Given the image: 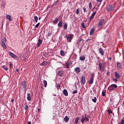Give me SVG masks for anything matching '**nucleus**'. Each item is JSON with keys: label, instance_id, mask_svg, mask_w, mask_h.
I'll return each instance as SVG.
<instances>
[{"label": "nucleus", "instance_id": "680f3d73", "mask_svg": "<svg viewBox=\"0 0 124 124\" xmlns=\"http://www.w3.org/2000/svg\"><path fill=\"white\" fill-rule=\"evenodd\" d=\"M2 7H4V5L3 4H2V6H1Z\"/></svg>", "mask_w": 124, "mask_h": 124}, {"label": "nucleus", "instance_id": "a211bd4d", "mask_svg": "<svg viewBox=\"0 0 124 124\" xmlns=\"http://www.w3.org/2000/svg\"><path fill=\"white\" fill-rule=\"evenodd\" d=\"M27 98L28 101H31V93H27Z\"/></svg>", "mask_w": 124, "mask_h": 124}, {"label": "nucleus", "instance_id": "ea45409f", "mask_svg": "<svg viewBox=\"0 0 124 124\" xmlns=\"http://www.w3.org/2000/svg\"><path fill=\"white\" fill-rule=\"evenodd\" d=\"M64 30H67V23L64 24Z\"/></svg>", "mask_w": 124, "mask_h": 124}, {"label": "nucleus", "instance_id": "20e7f679", "mask_svg": "<svg viewBox=\"0 0 124 124\" xmlns=\"http://www.w3.org/2000/svg\"><path fill=\"white\" fill-rule=\"evenodd\" d=\"M106 8L108 11H112V10H114V8H115L114 7V6L112 5H108Z\"/></svg>", "mask_w": 124, "mask_h": 124}, {"label": "nucleus", "instance_id": "e2e57ef3", "mask_svg": "<svg viewBox=\"0 0 124 124\" xmlns=\"http://www.w3.org/2000/svg\"><path fill=\"white\" fill-rule=\"evenodd\" d=\"M123 105H124V100L123 101Z\"/></svg>", "mask_w": 124, "mask_h": 124}, {"label": "nucleus", "instance_id": "39448f33", "mask_svg": "<svg viewBox=\"0 0 124 124\" xmlns=\"http://www.w3.org/2000/svg\"><path fill=\"white\" fill-rule=\"evenodd\" d=\"M42 42H43V39L42 38H39L38 39V42L37 44V47L39 48L40 46H41V44H42Z\"/></svg>", "mask_w": 124, "mask_h": 124}, {"label": "nucleus", "instance_id": "1a4fd4ad", "mask_svg": "<svg viewBox=\"0 0 124 124\" xmlns=\"http://www.w3.org/2000/svg\"><path fill=\"white\" fill-rule=\"evenodd\" d=\"M0 45L1 47H3V49H5L6 50L7 46H6V45H5V43L4 42V40H3L0 42Z\"/></svg>", "mask_w": 124, "mask_h": 124}, {"label": "nucleus", "instance_id": "69168bd1", "mask_svg": "<svg viewBox=\"0 0 124 124\" xmlns=\"http://www.w3.org/2000/svg\"><path fill=\"white\" fill-rule=\"evenodd\" d=\"M41 89L43 90V87H41Z\"/></svg>", "mask_w": 124, "mask_h": 124}, {"label": "nucleus", "instance_id": "bb28decb", "mask_svg": "<svg viewBox=\"0 0 124 124\" xmlns=\"http://www.w3.org/2000/svg\"><path fill=\"white\" fill-rule=\"evenodd\" d=\"M69 65V63L66 62L65 63V66H66V67H65V68H69L70 67Z\"/></svg>", "mask_w": 124, "mask_h": 124}, {"label": "nucleus", "instance_id": "c756f323", "mask_svg": "<svg viewBox=\"0 0 124 124\" xmlns=\"http://www.w3.org/2000/svg\"><path fill=\"white\" fill-rule=\"evenodd\" d=\"M9 67L11 70H12V68H13V64L10 62H9Z\"/></svg>", "mask_w": 124, "mask_h": 124}, {"label": "nucleus", "instance_id": "864d4df0", "mask_svg": "<svg viewBox=\"0 0 124 124\" xmlns=\"http://www.w3.org/2000/svg\"><path fill=\"white\" fill-rule=\"evenodd\" d=\"M27 124H31V122L29 121V122L27 123Z\"/></svg>", "mask_w": 124, "mask_h": 124}, {"label": "nucleus", "instance_id": "603ef678", "mask_svg": "<svg viewBox=\"0 0 124 124\" xmlns=\"http://www.w3.org/2000/svg\"><path fill=\"white\" fill-rule=\"evenodd\" d=\"M98 2H102V0H97Z\"/></svg>", "mask_w": 124, "mask_h": 124}, {"label": "nucleus", "instance_id": "c9c22d12", "mask_svg": "<svg viewBox=\"0 0 124 124\" xmlns=\"http://www.w3.org/2000/svg\"><path fill=\"white\" fill-rule=\"evenodd\" d=\"M106 93V91L103 90V92H102V95L103 96H105Z\"/></svg>", "mask_w": 124, "mask_h": 124}, {"label": "nucleus", "instance_id": "c85d7f7f", "mask_svg": "<svg viewBox=\"0 0 124 124\" xmlns=\"http://www.w3.org/2000/svg\"><path fill=\"white\" fill-rule=\"evenodd\" d=\"M93 32H94V29H92L90 31V35H93Z\"/></svg>", "mask_w": 124, "mask_h": 124}, {"label": "nucleus", "instance_id": "a19ab883", "mask_svg": "<svg viewBox=\"0 0 124 124\" xmlns=\"http://www.w3.org/2000/svg\"><path fill=\"white\" fill-rule=\"evenodd\" d=\"M83 10L84 13H86V12H87V8H86V6L83 8Z\"/></svg>", "mask_w": 124, "mask_h": 124}, {"label": "nucleus", "instance_id": "49530a36", "mask_svg": "<svg viewBox=\"0 0 124 124\" xmlns=\"http://www.w3.org/2000/svg\"><path fill=\"white\" fill-rule=\"evenodd\" d=\"M78 93V91L77 90H75L73 92V94H75V93Z\"/></svg>", "mask_w": 124, "mask_h": 124}, {"label": "nucleus", "instance_id": "0eeeda50", "mask_svg": "<svg viewBox=\"0 0 124 124\" xmlns=\"http://www.w3.org/2000/svg\"><path fill=\"white\" fill-rule=\"evenodd\" d=\"M94 75H95V74L94 73H93L91 74V77L90 78V79L89 81V84H90L91 85H92V84H93V77H94Z\"/></svg>", "mask_w": 124, "mask_h": 124}, {"label": "nucleus", "instance_id": "37998d69", "mask_svg": "<svg viewBox=\"0 0 124 124\" xmlns=\"http://www.w3.org/2000/svg\"><path fill=\"white\" fill-rule=\"evenodd\" d=\"M81 27H82L83 29H86V26L85 25V23H82Z\"/></svg>", "mask_w": 124, "mask_h": 124}, {"label": "nucleus", "instance_id": "393cba45", "mask_svg": "<svg viewBox=\"0 0 124 124\" xmlns=\"http://www.w3.org/2000/svg\"><path fill=\"white\" fill-rule=\"evenodd\" d=\"M64 121L66 122V123H67V122L69 121V118H68V116H66L64 118Z\"/></svg>", "mask_w": 124, "mask_h": 124}, {"label": "nucleus", "instance_id": "2eb2a0df", "mask_svg": "<svg viewBox=\"0 0 124 124\" xmlns=\"http://www.w3.org/2000/svg\"><path fill=\"white\" fill-rule=\"evenodd\" d=\"M9 55L10 56H11V57H12V58H14V59H17V57L14 54H13V53L10 52H9Z\"/></svg>", "mask_w": 124, "mask_h": 124}, {"label": "nucleus", "instance_id": "8fccbe9b", "mask_svg": "<svg viewBox=\"0 0 124 124\" xmlns=\"http://www.w3.org/2000/svg\"><path fill=\"white\" fill-rule=\"evenodd\" d=\"M120 124H124V119L121 122Z\"/></svg>", "mask_w": 124, "mask_h": 124}, {"label": "nucleus", "instance_id": "aec40b11", "mask_svg": "<svg viewBox=\"0 0 124 124\" xmlns=\"http://www.w3.org/2000/svg\"><path fill=\"white\" fill-rule=\"evenodd\" d=\"M64 73L63 71H59L58 72V75L59 76H60V77H62V75H63Z\"/></svg>", "mask_w": 124, "mask_h": 124}, {"label": "nucleus", "instance_id": "2f4dec72", "mask_svg": "<svg viewBox=\"0 0 124 124\" xmlns=\"http://www.w3.org/2000/svg\"><path fill=\"white\" fill-rule=\"evenodd\" d=\"M34 21H35L36 23H37V21H38V17L35 16L34 17Z\"/></svg>", "mask_w": 124, "mask_h": 124}, {"label": "nucleus", "instance_id": "4468645a", "mask_svg": "<svg viewBox=\"0 0 124 124\" xmlns=\"http://www.w3.org/2000/svg\"><path fill=\"white\" fill-rule=\"evenodd\" d=\"M111 88H113V89H117L118 88V85L117 84H111L108 87V89H111Z\"/></svg>", "mask_w": 124, "mask_h": 124}, {"label": "nucleus", "instance_id": "9b49d317", "mask_svg": "<svg viewBox=\"0 0 124 124\" xmlns=\"http://www.w3.org/2000/svg\"><path fill=\"white\" fill-rule=\"evenodd\" d=\"M115 77H116V78H117V79H120V78H121V75H120L119 72H115Z\"/></svg>", "mask_w": 124, "mask_h": 124}, {"label": "nucleus", "instance_id": "423d86ee", "mask_svg": "<svg viewBox=\"0 0 124 124\" xmlns=\"http://www.w3.org/2000/svg\"><path fill=\"white\" fill-rule=\"evenodd\" d=\"M21 87L23 91H26V90H27V83L25 81H22Z\"/></svg>", "mask_w": 124, "mask_h": 124}, {"label": "nucleus", "instance_id": "a18cd8bd", "mask_svg": "<svg viewBox=\"0 0 124 124\" xmlns=\"http://www.w3.org/2000/svg\"><path fill=\"white\" fill-rule=\"evenodd\" d=\"M39 25H40V23H38L36 25H35V28H38L39 26Z\"/></svg>", "mask_w": 124, "mask_h": 124}, {"label": "nucleus", "instance_id": "7c9ffc66", "mask_svg": "<svg viewBox=\"0 0 124 124\" xmlns=\"http://www.w3.org/2000/svg\"><path fill=\"white\" fill-rule=\"evenodd\" d=\"M43 84L45 88H46V87H47V81L44 80L43 82Z\"/></svg>", "mask_w": 124, "mask_h": 124}, {"label": "nucleus", "instance_id": "f257e3e1", "mask_svg": "<svg viewBox=\"0 0 124 124\" xmlns=\"http://www.w3.org/2000/svg\"><path fill=\"white\" fill-rule=\"evenodd\" d=\"M98 70H100L101 72H104V71H105V68H106V66H105V65L104 64H102L100 62L98 64Z\"/></svg>", "mask_w": 124, "mask_h": 124}, {"label": "nucleus", "instance_id": "9d476101", "mask_svg": "<svg viewBox=\"0 0 124 124\" xmlns=\"http://www.w3.org/2000/svg\"><path fill=\"white\" fill-rule=\"evenodd\" d=\"M81 83L82 85H85L86 83V77L83 76L81 78Z\"/></svg>", "mask_w": 124, "mask_h": 124}, {"label": "nucleus", "instance_id": "f8f14e48", "mask_svg": "<svg viewBox=\"0 0 124 124\" xmlns=\"http://www.w3.org/2000/svg\"><path fill=\"white\" fill-rule=\"evenodd\" d=\"M96 14V12H95L93 13L92 15L91 16L89 17V20H93V18H94V16H95V15Z\"/></svg>", "mask_w": 124, "mask_h": 124}, {"label": "nucleus", "instance_id": "f3484780", "mask_svg": "<svg viewBox=\"0 0 124 124\" xmlns=\"http://www.w3.org/2000/svg\"><path fill=\"white\" fill-rule=\"evenodd\" d=\"M63 94L64 95H65V96H67L68 95V93L67 92V90L66 89H64L63 91Z\"/></svg>", "mask_w": 124, "mask_h": 124}, {"label": "nucleus", "instance_id": "de8ad7c7", "mask_svg": "<svg viewBox=\"0 0 124 124\" xmlns=\"http://www.w3.org/2000/svg\"><path fill=\"white\" fill-rule=\"evenodd\" d=\"M114 82H118V78H113Z\"/></svg>", "mask_w": 124, "mask_h": 124}, {"label": "nucleus", "instance_id": "dca6fc26", "mask_svg": "<svg viewBox=\"0 0 124 124\" xmlns=\"http://www.w3.org/2000/svg\"><path fill=\"white\" fill-rule=\"evenodd\" d=\"M117 66L118 69H122V64L120 62H117Z\"/></svg>", "mask_w": 124, "mask_h": 124}, {"label": "nucleus", "instance_id": "0e129e2a", "mask_svg": "<svg viewBox=\"0 0 124 124\" xmlns=\"http://www.w3.org/2000/svg\"><path fill=\"white\" fill-rule=\"evenodd\" d=\"M41 19V17H39V20H40Z\"/></svg>", "mask_w": 124, "mask_h": 124}, {"label": "nucleus", "instance_id": "f704fd0d", "mask_svg": "<svg viewBox=\"0 0 124 124\" xmlns=\"http://www.w3.org/2000/svg\"><path fill=\"white\" fill-rule=\"evenodd\" d=\"M79 121V117H76V118L75 119V123H76V124H78V122Z\"/></svg>", "mask_w": 124, "mask_h": 124}, {"label": "nucleus", "instance_id": "6e6d98bb", "mask_svg": "<svg viewBox=\"0 0 124 124\" xmlns=\"http://www.w3.org/2000/svg\"><path fill=\"white\" fill-rule=\"evenodd\" d=\"M16 72H19V69H16Z\"/></svg>", "mask_w": 124, "mask_h": 124}, {"label": "nucleus", "instance_id": "13d9d810", "mask_svg": "<svg viewBox=\"0 0 124 124\" xmlns=\"http://www.w3.org/2000/svg\"><path fill=\"white\" fill-rule=\"evenodd\" d=\"M109 61H111V60H112V58L110 57V58H109Z\"/></svg>", "mask_w": 124, "mask_h": 124}, {"label": "nucleus", "instance_id": "72a5a7b5", "mask_svg": "<svg viewBox=\"0 0 124 124\" xmlns=\"http://www.w3.org/2000/svg\"><path fill=\"white\" fill-rule=\"evenodd\" d=\"M96 100H97V99H96V97H94L92 99V101H93V102H94V103H96Z\"/></svg>", "mask_w": 124, "mask_h": 124}, {"label": "nucleus", "instance_id": "412c9836", "mask_svg": "<svg viewBox=\"0 0 124 124\" xmlns=\"http://www.w3.org/2000/svg\"><path fill=\"white\" fill-rule=\"evenodd\" d=\"M76 73L78 74L81 71V69L79 67H76L75 69Z\"/></svg>", "mask_w": 124, "mask_h": 124}, {"label": "nucleus", "instance_id": "bf43d9fd", "mask_svg": "<svg viewBox=\"0 0 124 124\" xmlns=\"http://www.w3.org/2000/svg\"><path fill=\"white\" fill-rule=\"evenodd\" d=\"M76 89L77 90V85H75Z\"/></svg>", "mask_w": 124, "mask_h": 124}, {"label": "nucleus", "instance_id": "6e6552de", "mask_svg": "<svg viewBox=\"0 0 124 124\" xmlns=\"http://www.w3.org/2000/svg\"><path fill=\"white\" fill-rule=\"evenodd\" d=\"M81 122L82 124H84V123H87V122H89V118L85 116V117H83V118H81Z\"/></svg>", "mask_w": 124, "mask_h": 124}, {"label": "nucleus", "instance_id": "473e14b6", "mask_svg": "<svg viewBox=\"0 0 124 124\" xmlns=\"http://www.w3.org/2000/svg\"><path fill=\"white\" fill-rule=\"evenodd\" d=\"M55 87L56 88H57V90H59L61 88V86L60 85V84L56 83Z\"/></svg>", "mask_w": 124, "mask_h": 124}, {"label": "nucleus", "instance_id": "7ed1b4c3", "mask_svg": "<svg viewBox=\"0 0 124 124\" xmlns=\"http://www.w3.org/2000/svg\"><path fill=\"white\" fill-rule=\"evenodd\" d=\"M74 35L72 34H66L65 35V37L67 38V40L69 42H70L71 40L73 39V36Z\"/></svg>", "mask_w": 124, "mask_h": 124}, {"label": "nucleus", "instance_id": "6ab92c4d", "mask_svg": "<svg viewBox=\"0 0 124 124\" xmlns=\"http://www.w3.org/2000/svg\"><path fill=\"white\" fill-rule=\"evenodd\" d=\"M58 22H59V18L56 17V18H55V19L53 21V23L54 25H56V24H57V23H58Z\"/></svg>", "mask_w": 124, "mask_h": 124}, {"label": "nucleus", "instance_id": "f03ea898", "mask_svg": "<svg viewBox=\"0 0 124 124\" xmlns=\"http://www.w3.org/2000/svg\"><path fill=\"white\" fill-rule=\"evenodd\" d=\"M106 24V22H105V20L104 19H101L98 24V28L100 30H102V29H103L102 28L103 26H104V25Z\"/></svg>", "mask_w": 124, "mask_h": 124}, {"label": "nucleus", "instance_id": "3c124183", "mask_svg": "<svg viewBox=\"0 0 124 124\" xmlns=\"http://www.w3.org/2000/svg\"><path fill=\"white\" fill-rule=\"evenodd\" d=\"M51 34H52V33H51V32H48V36H51Z\"/></svg>", "mask_w": 124, "mask_h": 124}, {"label": "nucleus", "instance_id": "052dcab7", "mask_svg": "<svg viewBox=\"0 0 124 124\" xmlns=\"http://www.w3.org/2000/svg\"><path fill=\"white\" fill-rule=\"evenodd\" d=\"M40 110H41V109H38V111H39V112H40Z\"/></svg>", "mask_w": 124, "mask_h": 124}, {"label": "nucleus", "instance_id": "4d7b16f0", "mask_svg": "<svg viewBox=\"0 0 124 124\" xmlns=\"http://www.w3.org/2000/svg\"><path fill=\"white\" fill-rule=\"evenodd\" d=\"M107 75H109V74H110V73H109V72H107Z\"/></svg>", "mask_w": 124, "mask_h": 124}, {"label": "nucleus", "instance_id": "5701e85b", "mask_svg": "<svg viewBox=\"0 0 124 124\" xmlns=\"http://www.w3.org/2000/svg\"><path fill=\"white\" fill-rule=\"evenodd\" d=\"M58 26L59 28H62V20H60L58 24Z\"/></svg>", "mask_w": 124, "mask_h": 124}, {"label": "nucleus", "instance_id": "e433bc0d", "mask_svg": "<svg viewBox=\"0 0 124 124\" xmlns=\"http://www.w3.org/2000/svg\"><path fill=\"white\" fill-rule=\"evenodd\" d=\"M80 13V9L78 8L76 11V14L77 15H78V14H79Z\"/></svg>", "mask_w": 124, "mask_h": 124}, {"label": "nucleus", "instance_id": "79ce46f5", "mask_svg": "<svg viewBox=\"0 0 124 124\" xmlns=\"http://www.w3.org/2000/svg\"><path fill=\"white\" fill-rule=\"evenodd\" d=\"M2 68H3V69H4V70H5L6 71H7V70H8V68L5 67V65L3 66Z\"/></svg>", "mask_w": 124, "mask_h": 124}, {"label": "nucleus", "instance_id": "a878e982", "mask_svg": "<svg viewBox=\"0 0 124 124\" xmlns=\"http://www.w3.org/2000/svg\"><path fill=\"white\" fill-rule=\"evenodd\" d=\"M60 54L62 57H64V56H65V53L63 50H61L60 51Z\"/></svg>", "mask_w": 124, "mask_h": 124}, {"label": "nucleus", "instance_id": "4c0bfd02", "mask_svg": "<svg viewBox=\"0 0 124 124\" xmlns=\"http://www.w3.org/2000/svg\"><path fill=\"white\" fill-rule=\"evenodd\" d=\"M108 113L109 115H110V114H113V111H112L110 109L108 110Z\"/></svg>", "mask_w": 124, "mask_h": 124}, {"label": "nucleus", "instance_id": "4be33fe9", "mask_svg": "<svg viewBox=\"0 0 124 124\" xmlns=\"http://www.w3.org/2000/svg\"><path fill=\"white\" fill-rule=\"evenodd\" d=\"M6 19H8L9 21H12V18H11V16L9 15H7L6 16Z\"/></svg>", "mask_w": 124, "mask_h": 124}, {"label": "nucleus", "instance_id": "58836bf2", "mask_svg": "<svg viewBox=\"0 0 124 124\" xmlns=\"http://www.w3.org/2000/svg\"><path fill=\"white\" fill-rule=\"evenodd\" d=\"M93 8V4L92 2L89 3V9H92Z\"/></svg>", "mask_w": 124, "mask_h": 124}, {"label": "nucleus", "instance_id": "ddd939ff", "mask_svg": "<svg viewBox=\"0 0 124 124\" xmlns=\"http://www.w3.org/2000/svg\"><path fill=\"white\" fill-rule=\"evenodd\" d=\"M99 52L100 54H101V56H104V50L102 47H100V49H99Z\"/></svg>", "mask_w": 124, "mask_h": 124}, {"label": "nucleus", "instance_id": "09e8293b", "mask_svg": "<svg viewBox=\"0 0 124 124\" xmlns=\"http://www.w3.org/2000/svg\"><path fill=\"white\" fill-rule=\"evenodd\" d=\"M108 89H109V90H110V92L111 91H114V88H108Z\"/></svg>", "mask_w": 124, "mask_h": 124}, {"label": "nucleus", "instance_id": "b1692460", "mask_svg": "<svg viewBox=\"0 0 124 124\" xmlns=\"http://www.w3.org/2000/svg\"><path fill=\"white\" fill-rule=\"evenodd\" d=\"M80 61H85L86 60V57L85 56H81L79 57Z\"/></svg>", "mask_w": 124, "mask_h": 124}, {"label": "nucleus", "instance_id": "5fc2aeb1", "mask_svg": "<svg viewBox=\"0 0 124 124\" xmlns=\"http://www.w3.org/2000/svg\"><path fill=\"white\" fill-rule=\"evenodd\" d=\"M11 102H14V99H12Z\"/></svg>", "mask_w": 124, "mask_h": 124}, {"label": "nucleus", "instance_id": "c03bdc74", "mask_svg": "<svg viewBox=\"0 0 124 124\" xmlns=\"http://www.w3.org/2000/svg\"><path fill=\"white\" fill-rule=\"evenodd\" d=\"M29 108V106L28 105H26L24 107L25 110H28V108Z\"/></svg>", "mask_w": 124, "mask_h": 124}, {"label": "nucleus", "instance_id": "cd10ccee", "mask_svg": "<svg viewBox=\"0 0 124 124\" xmlns=\"http://www.w3.org/2000/svg\"><path fill=\"white\" fill-rule=\"evenodd\" d=\"M48 64V62L47 61H45L44 62H42V65L43 66H45V65H47Z\"/></svg>", "mask_w": 124, "mask_h": 124}]
</instances>
